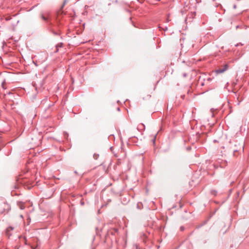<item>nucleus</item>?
Segmentation results:
<instances>
[{"mask_svg": "<svg viewBox=\"0 0 249 249\" xmlns=\"http://www.w3.org/2000/svg\"><path fill=\"white\" fill-rule=\"evenodd\" d=\"M5 81L4 76L1 73H0V83L1 84L3 87Z\"/></svg>", "mask_w": 249, "mask_h": 249, "instance_id": "f03ea898", "label": "nucleus"}, {"mask_svg": "<svg viewBox=\"0 0 249 249\" xmlns=\"http://www.w3.org/2000/svg\"><path fill=\"white\" fill-rule=\"evenodd\" d=\"M18 205L20 209L23 210L25 208L24 204L23 203L21 202H18Z\"/></svg>", "mask_w": 249, "mask_h": 249, "instance_id": "7ed1b4c3", "label": "nucleus"}, {"mask_svg": "<svg viewBox=\"0 0 249 249\" xmlns=\"http://www.w3.org/2000/svg\"><path fill=\"white\" fill-rule=\"evenodd\" d=\"M227 69H228V66H227V65H225L223 68L219 69L217 70L216 71V72L217 73H221L224 72L225 71H226L227 70Z\"/></svg>", "mask_w": 249, "mask_h": 249, "instance_id": "f257e3e1", "label": "nucleus"}, {"mask_svg": "<svg viewBox=\"0 0 249 249\" xmlns=\"http://www.w3.org/2000/svg\"><path fill=\"white\" fill-rule=\"evenodd\" d=\"M14 229L13 228L10 227H9L7 229V230H6V234L7 235L9 236L10 234L9 233V231H12Z\"/></svg>", "mask_w": 249, "mask_h": 249, "instance_id": "20e7f679", "label": "nucleus"}, {"mask_svg": "<svg viewBox=\"0 0 249 249\" xmlns=\"http://www.w3.org/2000/svg\"><path fill=\"white\" fill-rule=\"evenodd\" d=\"M42 18L44 20H46V18H45L43 15L42 16Z\"/></svg>", "mask_w": 249, "mask_h": 249, "instance_id": "39448f33", "label": "nucleus"}]
</instances>
